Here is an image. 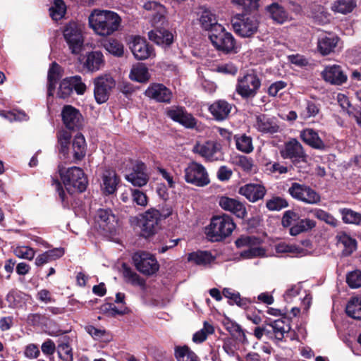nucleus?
<instances>
[{
    "instance_id": "f257e3e1",
    "label": "nucleus",
    "mask_w": 361,
    "mask_h": 361,
    "mask_svg": "<svg viewBox=\"0 0 361 361\" xmlns=\"http://www.w3.org/2000/svg\"><path fill=\"white\" fill-rule=\"evenodd\" d=\"M61 115L69 131L63 129L57 132L59 157L65 163L78 164L86 154L85 139L79 132L84 126V118L79 109L69 104L63 106Z\"/></svg>"
},
{
    "instance_id": "f03ea898",
    "label": "nucleus",
    "mask_w": 361,
    "mask_h": 361,
    "mask_svg": "<svg viewBox=\"0 0 361 361\" xmlns=\"http://www.w3.org/2000/svg\"><path fill=\"white\" fill-rule=\"evenodd\" d=\"M121 18L114 11L94 9L89 16V25L101 36H109L118 30Z\"/></svg>"
},
{
    "instance_id": "7ed1b4c3",
    "label": "nucleus",
    "mask_w": 361,
    "mask_h": 361,
    "mask_svg": "<svg viewBox=\"0 0 361 361\" xmlns=\"http://www.w3.org/2000/svg\"><path fill=\"white\" fill-rule=\"evenodd\" d=\"M236 225L228 214L214 216L211 219L207 235L212 242H221L229 237Z\"/></svg>"
},
{
    "instance_id": "20e7f679",
    "label": "nucleus",
    "mask_w": 361,
    "mask_h": 361,
    "mask_svg": "<svg viewBox=\"0 0 361 361\" xmlns=\"http://www.w3.org/2000/svg\"><path fill=\"white\" fill-rule=\"evenodd\" d=\"M261 85V79L256 73L252 71L238 78L235 92L243 99H252L257 96Z\"/></svg>"
},
{
    "instance_id": "39448f33",
    "label": "nucleus",
    "mask_w": 361,
    "mask_h": 361,
    "mask_svg": "<svg viewBox=\"0 0 361 361\" xmlns=\"http://www.w3.org/2000/svg\"><path fill=\"white\" fill-rule=\"evenodd\" d=\"M61 178L66 189L68 192L77 190L79 192H84L87 186L88 180L83 170L78 166L68 168L65 173L59 171Z\"/></svg>"
},
{
    "instance_id": "423d86ee",
    "label": "nucleus",
    "mask_w": 361,
    "mask_h": 361,
    "mask_svg": "<svg viewBox=\"0 0 361 361\" xmlns=\"http://www.w3.org/2000/svg\"><path fill=\"white\" fill-rule=\"evenodd\" d=\"M281 224L283 227H290L289 233L296 236L302 233L311 231L316 226V221L310 219H300L298 213L287 210L283 213Z\"/></svg>"
},
{
    "instance_id": "0eeeda50",
    "label": "nucleus",
    "mask_w": 361,
    "mask_h": 361,
    "mask_svg": "<svg viewBox=\"0 0 361 361\" xmlns=\"http://www.w3.org/2000/svg\"><path fill=\"white\" fill-rule=\"evenodd\" d=\"M216 29L209 34L212 45L219 51L228 54L236 53L235 40L231 33L227 32L222 25H216Z\"/></svg>"
},
{
    "instance_id": "6e6552de",
    "label": "nucleus",
    "mask_w": 361,
    "mask_h": 361,
    "mask_svg": "<svg viewBox=\"0 0 361 361\" xmlns=\"http://www.w3.org/2000/svg\"><path fill=\"white\" fill-rule=\"evenodd\" d=\"M231 22L235 33L243 37H250L257 32L259 27L257 18L247 13L236 15Z\"/></svg>"
},
{
    "instance_id": "1a4fd4ad",
    "label": "nucleus",
    "mask_w": 361,
    "mask_h": 361,
    "mask_svg": "<svg viewBox=\"0 0 361 361\" xmlns=\"http://www.w3.org/2000/svg\"><path fill=\"white\" fill-rule=\"evenodd\" d=\"M280 155L284 159H290L295 166L301 162H307V154L302 144L296 138H291L284 143L283 147L280 149Z\"/></svg>"
},
{
    "instance_id": "9d476101",
    "label": "nucleus",
    "mask_w": 361,
    "mask_h": 361,
    "mask_svg": "<svg viewBox=\"0 0 361 361\" xmlns=\"http://www.w3.org/2000/svg\"><path fill=\"white\" fill-rule=\"evenodd\" d=\"M132 259L136 269L144 275L152 276L159 269L157 259L149 252H136L133 255Z\"/></svg>"
},
{
    "instance_id": "9b49d317",
    "label": "nucleus",
    "mask_w": 361,
    "mask_h": 361,
    "mask_svg": "<svg viewBox=\"0 0 361 361\" xmlns=\"http://www.w3.org/2000/svg\"><path fill=\"white\" fill-rule=\"evenodd\" d=\"M185 180L197 187H204L210 183L204 166L195 161L190 162L185 169Z\"/></svg>"
},
{
    "instance_id": "f8f14e48",
    "label": "nucleus",
    "mask_w": 361,
    "mask_h": 361,
    "mask_svg": "<svg viewBox=\"0 0 361 361\" xmlns=\"http://www.w3.org/2000/svg\"><path fill=\"white\" fill-rule=\"evenodd\" d=\"M63 34L71 52L80 53L83 45V37L80 25L76 22H69L64 27Z\"/></svg>"
},
{
    "instance_id": "ddd939ff",
    "label": "nucleus",
    "mask_w": 361,
    "mask_h": 361,
    "mask_svg": "<svg viewBox=\"0 0 361 361\" xmlns=\"http://www.w3.org/2000/svg\"><path fill=\"white\" fill-rule=\"evenodd\" d=\"M288 192L293 198L307 204H317L321 200L320 195L314 190L296 182L291 184Z\"/></svg>"
},
{
    "instance_id": "4468645a",
    "label": "nucleus",
    "mask_w": 361,
    "mask_h": 361,
    "mask_svg": "<svg viewBox=\"0 0 361 361\" xmlns=\"http://www.w3.org/2000/svg\"><path fill=\"white\" fill-rule=\"evenodd\" d=\"M73 90L80 95L83 94L86 91V85L82 82L80 75L63 78L59 84L57 94L59 97L66 99L71 96Z\"/></svg>"
},
{
    "instance_id": "2eb2a0df",
    "label": "nucleus",
    "mask_w": 361,
    "mask_h": 361,
    "mask_svg": "<svg viewBox=\"0 0 361 361\" xmlns=\"http://www.w3.org/2000/svg\"><path fill=\"white\" fill-rule=\"evenodd\" d=\"M94 96L97 104L105 103L109 98L110 92L115 87L116 82L111 77L100 76L94 80Z\"/></svg>"
},
{
    "instance_id": "dca6fc26",
    "label": "nucleus",
    "mask_w": 361,
    "mask_h": 361,
    "mask_svg": "<svg viewBox=\"0 0 361 361\" xmlns=\"http://www.w3.org/2000/svg\"><path fill=\"white\" fill-rule=\"evenodd\" d=\"M161 220V212L154 208L147 210L143 215V223L141 228V235L145 238L154 235Z\"/></svg>"
},
{
    "instance_id": "f3484780",
    "label": "nucleus",
    "mask_w": 361,
    "mask_h": 361,
    "mask_svg": "<svg viewBox=\"0 0 361 361\" xmlns=\"http://www.w3.org/2000/svg\"><path fill=\"white\" fill-rule=\"evenodd\" d=\"M322 78L331 85L341 86L348 80V75L338 64L327 65L321 72Z\"/></svg>"
},
{
    "instance_id": "a211bd4d",
    "label": "nucleus",
    "mask_w": 361,
    "mask_h": 361,
    "mask_svg": "<svg viewBox=\"0 0 361 361\" xmlns=\"http://www.w3.org/2000/svg\"><path fill=\"white\" fill-rule=\"evenodd\" d=\"M125 178L133 186L141 188L146 185L149 180L146 164L142 161H136L131 171L125 176Z\"/></svg>"
},
{
    "instance_id": "6ab92c4d",
    "label": "nucleus",
    "mask_w": 361,
    "mask_h": 361,
    "mask_svg": "<svg viewBox=\"0 0 361 361\" xmlns=\"http://www.w3.org/2000/svg\"><path fill=\"white\" fill-rule=\"evenodd\" d=\"M166 116L186 128H194L197 125V119L185 107L176 106L166 109Z\"/></svg>"
},
{
    "instance_id": "aec40b11",
    "label": "nucleus",
    "mask_w": 361,
    "mask_h": 361,
    "mask_svg": "<svg viewBox=\"0 0 361 361\" xmlns=\"http://www.w3.org/2000/svg\"><path fill=\"white\" fill-rule=\"evenodd\" d=\"M219 204L221 209L232 213L238 219H244L247 214L245 204L238 199L221 196Z\"/></svg>"
},
{
    "instance_id": "412c9836",
    "label": "nucleus",
    "mask_w": 361,
    "mask_h": 361,
    "mask_svg": "<svg viewBox=\"0 0 361 361\" xmlns=\"http://www.w3.org/2000/svg\"><path fill=\"white\" fill-rule=\"evenodd\" d=\"M133 56L137 60H145L151 56L153 48L149 44L144 37L134 36L132 41L129 42Z\"/></svg>"
},
{
    "instance_id": "4be33fe9",
    "label": "nucleus",
    "mask_w": 361,
    "mask_h": 361,
    "mask_svg": "<svg viewBox=\"0 0 361 361\" xmlns=\"http://www.w3.org/2000/svg\"><path fill=\"white\" fill-rule=\"evenodd\" d=\"M146 97L157 102L169 104L172 99V92L161 83L151 84L145 92Z\"/></svg>"
},
{
    "instance_id": "5701e85b",
    "label": "nucleus",
    "mask_w": 361,
    "mask_h": 361,
    "mask_svg": "<svg viewBox=\"0 0 361 361\" xmlns=\"http://www.w3.org/2000/svg\"><path fill=\"white\" fill-rule=\"evenodd\" d=\"M238 193L244 196L250 202H256L264 198L267 190L263 185L247 183L239 188Z\"/></svg>"
},
{
    "instance_id": "b1692460",
    "label": "nucleus",
    "mask_w": 361,
    "mask_h": 361,
    "mask_svg": "<svg viewBox=\"0 0 361 361\" xmlns=\"http://www.w3.org/2000/svg\"><path fill=\"white\" fill-rule=\"evenodd\" d=\"M341 38L335 34H329L318 39L317 51L322 56L334 53Z\"/></svg>"
},
{
    "instance_id": "393cba45",
    "label": "nucleus",
    "mask_w": 361,
    "mask_h": 361,
    "mask_svg": "<svg viewBox=\"0 0 361 361\" xmlns=\"http://www.w3.org/2000/svg\"><path fill=\"white\" fill-rule=\"evenodd\" d=\"M102 184L101 185L103 193L106 195L114 194L117 190V186L120 183V178L116 171L106 169L102 176Z\"/></svg>"
},
{
    "instance_id": "a878e982",
    "label": "nucleus",
    "mask_w": 361,
    "mask_h": 361,
    "mask_svg": "<svg viewBox=\"0 0 361 361\" xmlns=\"http://www.w3.org/2000/svg\"><path fill=\"white\" fill-rule=\"evenodd\" d=\"M301 140L312 149L324 150L326 144L319 137L318 132L313 128H305L300 133Z\"/></svg>"
},
{
    "instance_id": "bb28decb",
    "label": "nucleus",
    "mask_w": 361,
    "mask_h": 361,
    "mask_svg": "<svg viewBox=\"0 0 361 361\" xmlns=\"http://www.w3.org/2000/svg\"><path fill=\"white\" fill-rule=\"evenodd\" d=\"M291 317H283L279 319H271V331L273 333V341H283L284 334L290 330Z\"/></svg>"
},
{
    "instance_id": "cd10ccee",
    "label": "nucleus",
    "mask_w": 361,
    "mask_h": 361,
    "mask_svg": "<svg viewBox=\"0 0 361 361\" xmlns=\"http://www.w3.org/2000/svg\"><path fill=\"white\" fill-rule=\"evenodd\" d=\"M96 218L100 226H102L107 231L111 232L115 230L118 224V219L110 209H99L97 211Z\"/></svg>"
},
{
    "instance_id": "c85d7f7f",
    "label": "nucleus",
    "mask_w": 361,
    "mask_h": 361,
    "mask_svg": "<svg viewBox=\"0 0 361 361\" xmlns=\"http://www.w3.org/2000/svg\"><path fill=\"white\" fill-rule=\"evenodd\" d=\"M232 106L227 101L219 99L209 106V111L217 121H222L228 118Z\"/></svg>"
},
{
    "instance_id": "c756f323",
    "label": "nucleus",
    "mask_w": 361,
    "mask_h": 361,
    "mask_svg": "<svg viewBox=\"0 0 361 361\" xmlns=\"http://www.w3.org/2000/svg\"><path fill=\"white\" fill-rule=\"evenodd\" d=\"M216 256L210 251L200 250L194 251L188 254V262H192L197 266L207 267L216 260Z\"/></svg>"
},
{
    "instance_id": "7c9ffc66",
    "label": "nucleus",
    "mask_w": 361,
    "mask_h": 361,
    "mask_svg": "<svg viewBox=\"0 0 361 361\" xmlns=\"http://www.w3.org/2000/svg\"><path fill=\"white\" fill-rule=\"evenodd\" d=\"M256 128L263 133L274 134L279 130V126L273 118L266 114H260L256 117Z\"/></svg>"
},
{
    "instance_id": "2f4dec72",
    "label": "nucleus",
    "mask_w": 361,
    "mask_h": 361,
    "mask_svg": "<svg viewBox=\"0 0 361 361\" xmlns=\"http://www.w3.org/2000/svg\"><path fill=\"white\" fill-rule=\"evenodd\" d=\"M104 65V56L101 51L89 52L84 62V67L90 72L99 71Z\"/></svg>"
},
{
    "instance_id": "473e14b6",
    "label": "nucleus",
    "mask_w": 361,
    "mask_h": 361,
    "mask_svg": "<svg viewBox=\"0 0 361 361\" xmlns=\"http://www.w3.org/2000/svg\"><path fill=\"white\" fill-rule=\"evenodd\" d=\"M194 149H198L197 152L207 161L217 160L216 154L220 150V145L214 142H207L202 145L195 146Z\"/></svg>"
},
{
    "instance_id": "72a5a7b5",
    "label": "nucleus",
    "mask_w": 361,
    "mask_h": 361,
    "mask_svg": "<svg viewBox=\"0 0 361 361\" xmlns=\"http://www.w3.org/2000/svg\"><path fill=\"white\" fill-rule=\"evenodd\" d=\"M148 36L150 40L157 44L170 46L173 42V34L167 30L157 29L149 32Z\"/></svg>"
},
{
    "instance_id": "f704fd0d",
    "label": "nucleus",
    "mask_w": 361,
    "mask_h": 361,
    "mask_svg": "<svg viewBox=\"0 0 361 361\" xmlns=\"http://www.w3.org/2000/svg\"><path fill=\"white\" fill-rule=\"evenodd\" d=\"M200 23L202 29L209 31V33L214 30V29H216V25H221L218 23L216 14L207 8L202 10L200 18Z\"/></svg>"
},
{
    "instance_id": "c9c22d12",
    "label": "nucleus",
    "mask_w": 361,
    "mask_h": 361,
    "mask_svg": "<svg viewBox=\"0 0 361 361\" xmlns=\"http://www.w3.org/2000/svg\"><path fill=\"white\" fill-rule=\"evenodd\" d=\"M70 337L64 336L57 345V353L62 361H73V352L70 345Z\"/></svg>"
},
{
    "instance_id": "e433bc0d",
    "label": "nucleus",
    "mask_w": 361,
    "mask_h": 361,
    "mask_svg": "<svg viewBox=\"0 0 361 361\" xmlns=\"http://www.w3.org/2000/svg\"><path fill=\"white\" fill-rule=\"evenodd\" d=\"M224 325L226 329L231 334V336L235 337V339L239 342L243 344L248 343V340L246 337L245 331L238 324L230 319H226L224 322Z\"/></svg>"
},
{
    "instance_id": "4c0bfd02",
    "label": "nucleus",
    "mask_w": 361,
    "mask_h": 361,
    "mask_svg": "<svg viewBox=\"0 0 361 361\" xmlns=\"http://www.w3.org/2000/svg\"><path fill=\"white\" fill-rule=\"evenodd\" d=\"M174 357L177 361H198L197 355L187 345L175 346Z\"/></svg>"
},
{
    "instance_id": "58836bf2",
    "label": "nucleus",
    "mask_w": 361,
    "mask_h": 361,
    "mask_svg": "<svg viewBox=\"0 0 361 361\" xmlns=\"http://www.w3.org/2000/svg\"><path fill=\"white\" fill-rule=\"evenodd\" d=\"M174 357L177 361H198L197 355L187 345L175 346Z\"/></svg>"
},
{
    "instance_id": "ea45409f",
    "label": "nucleus",
    "mask_w": 361,
    "mask_h": 361,
    "mask_svg": "<svg viewBox=\"0 0 361 361\" xmlns=\"http://www.w3.org/2000/svg\"><path fill=\"white\" fill-rule=\"evenodd\" d=\"M174 357L177 361H198L197 355L187 345L175 346Z\"/></svg>"
},
{
    "instance_id": "a19ab883",
    "label": "nucleus",
    "mask_w": 361,
    "mask_h": 361,
    "mask_svg": "<svg viewBox=\"0 0 361 361\" xmlns=\"http://www.w3.org/2000/svg\"><path fill=\"white\" fill-rule=\"evenodd\" d=\"M271 18L276 22L282 24L287 20L288 14L285 8L278 3H272L267 7Z\"/></svg>"
},
{
    "instance_id": "79ce46f5",
    "label": "nucleus",
    "mask_w": 361,
    "mask_h": 361,
    "mask_svg": "<svg viewBox=\"0 0 361 361\" xmlns=\"http://www.w3.org/2000/svg\"><path fill=\"white\" fill-rule=\"evenodd\" d=\"M345 312L348 317L361 320V297L351 298L346 305Z\"/></svg>"
},
{
    "instance_id": "37998d69",
    "label": "nucleus",
    "mask_w": 361,
    "mask_h": 361,
    "mask_svg": "<svg viewBox=\"0 0 361 361\" xmlns=\"http://www.w3.org/2000/svg\"><path fill=\"white\" fill-rule=\"evenodd\" d=\"M123 275L127 283L133 286H145L146 281L141 278L136 272L132 270L126 263L122 264Z\"/></svg>"
},
{
    "instance_id": "c03bdc74",
    "label": "nucleus",
    "mask_w": 361,
    "mask_h": 361,
    "mask_svg": "<svg viewBox=\"0 0 361 361\" xmlns=\"http://www.w3.org/2000/svg\"><path fill=\"white\" fill-rule=\"evenodd\" d=\"M271 319L266 318L264 323L260 326H257L253 330V335L258 340H261L263 336L273 341Z\"/></svg>"
},
{
    "instance_id": "a18cd8bd",
    "label": "nucleus",
    "mask_w": 361,
    "mask_h": 361,
    "mask_svg": "<svg viewBox=\"0 0 361 361\" xmlns=\"http://www.w3.org/2000/svg\"><path fill=\"white\" fill-rule=\"evenodd\" d=\"M130 78L139 82H146L149 79L148 68L143 63H139L132 68Z\"/></svg>"
},
{
    "instance_id": "49530a36",
    "label": "nucleus",
    "mask_w": 361,
    "mask_h": 361,
    "mask_svg": "<svg viewBox=\"0 0 361 361\" xmlns=\"http://www.w3.org/2000/svg\"><path fill=\"white\" fill-rule=\"evenodd\" d=\"M222 295L229 300L228 303L231 305L236 304L240 307H245L248 304L247 299L242 298L238 292H233L229 288H224L222 290Z\"/></svg>"
},
{
    "instance_id": "de8ad7c7",
    "label": "nucleus",
    "mask_w": 361,
    "mask_h": 361,
    "mask_svg": "<svg viewBox=\"0 0 361 361\" xmlns=\"http://www.w3.org/2000/svg\"><path fill=\"white\" fill-rule=\"evenodd\" d=\"M49 15L52 20L58 21L62 19L66 13V6L63 0H54L49 9Z\"/></svg>"
},
{
    "instance_id": "09e8293b",
    "label": "nucleus",
    "mask_w": 361,
    "mask_h": 361,
    "mask_svg": "<svg viewBox=\"0 0 361 361\" xmlns=\"http://www.w3.org/2000/svg\"><path fill=\"white\" fill-rule=\"evenodd\" d=\"M338 242L343 245L342 254L345 257L350 256L357 249V241L346 233L339 236Z\"/></svg>"
},
{
    "instance_id": "8fccbe9b",
    "label": "nucleus",
    "mask_w": 361,
    "mask_h": 361,
    "mask_svg": "<svg viewBox=\"0 0 361 361\" xmlns=\"http://www.w3.org/2000/svg\"><path fill=\"white\" fill-rule=\"evenodd\" d=\"M356 6V0H336L332 9L340 13L347 14L352 12Z\"/></svg>"
},
{
    "instance_id": "3c124183",
    "label": "nucleus",
    "mask_w": 361,
    "mask_h": 361,
    "mask_svg": "<svg viewBox=\"0 0 361 361\" xmlns=\"http://www.w3.org/2000/svg\"><path fill=\"white\" fill-rule=\"evenodd\" d=\"M339 213L342 216V220L345 224H360L361 214L348 208H342L339 209Z\"/></svg>"
},
{
    "instance_id": "603ef678",
    "label": "nucleus",
    "mask_w": 361,
    "mask_h": 361,
    "mask_svg": "<svg viewBox=\"0 0 361 361\" xmlns=\"http://www.w3.org/2000/svg\"><path fill=\"white\" fill-rule=\"evenodd\" d=\"M103 47L110 54L120 57L123 55V45L115 39L105 40L103 42Z\"/></svg>"
},
{
    "instance_id": "864d4df0",
    "label": "nucleus",
    "mask_w": 361,
    "mask_h": 361,
    "mask_svg": "<svg viewBox=\"0 0 361 361\" xmlns=\"http://www.w3.org/2000/svg\"><path fill=\"white\" fill-rule=\"evenodd\" d=\"M214 333V326L207 322H204L203 328L193 334L192 341L195 343H201L207 339L209 335L213 334Z\"/></svg>"
},
{
    "instance_id": "5fc2aeb1",
    "label": "nucleus",
    "mask_w": 361,
    "mask_h": 361,
    "mask_svg": "<svg viewBox=\"0 0 361 361\" xmlns=\"http://www.w3.org/2000/svg\"><path fill=\"white\" fill-rule=\"evenodd\" d=\"M236 148L243 152L250 153L253 150L252 138L245 134L238 136L235 135Z\"/></svg>"
},
{
    "instance_id": "6e6d98bb",
    "label": "nucleus",
    "mask_w": 361,
    "mask_h": 361,
    "mask_svg": "<svg viewBox=\"0 0 361 361\" xmlns=\"http://www.w3.org/2000/svg\"><path fill=\"white\" fill-rule=\"evenodd\" d=\"M312 212L317 219L324 221L326 224L333 228H336L338 224V221L332 214L322 209H315Z\"/></svg>"
},
{
    "instance_id": "4d7b16f0",
    "label": "nucleus",
    "mask_w": 361,
    "mask_h": 361,
    "mask_svg": "<svg viewBox=\"0 0 361 361\" xmlns=\"http://www.w3.org/2000/svg\"><path fill=\"white\" fill-rule=\"evenodd\" d=\"M266 207L269 211H280L288 207V201L279 196H274L266 202Z\"/></svg>"
},
{
    "instance_id": "13d9d810",
    "label": "nucleus",
    "mask_w": 361,
    "mask_h": 361,
    "mask_svg": "<svg viewBox=\"0 0 361 361\" xmlns=\"http://www.w3.org/2000/svg\"><path fill=\"white\" fill-rule=\"evenodd\" d=\"M51 185H55L56 190L58 192L59 200L62 204L63 208L69 207V202L68 197L63 190V185L57 177H51Z\"/></svg>"
},
{
    "instance_id": "bf43d9fd",
    "label": "nucleus",
    "mask_w": 361,
    "mask_h": 361,
    "mask_svg": "<svg viewBox=\"0 0 361 361\" xmlns=\"http://www.w3.org/2000/svg\"><path fill=\"white\" fill-rule=\"evenodd\" d=\"M346 283L351 288L361 287V271L356 269L349 272L346 276Z\"/></svg>"
},
{
    "instance_id": "052dcab7",
    "label": "nucleus",
    "mask_w": 361,
    "mask_h": 361,
    "mask_svg": "<svg viewBox=\"0 0 361 361\" xmlns=\"http://www.w3.org/2000/svg\"><path fill=\"white\" fill-rule=\"evenodd\" d=\"M102 310L104 312H109L112 317L116 315H125L130 312L128 307L124 306L121 309L117 308L113 303H107L102 307Z\"/></svg>"
},
{
    "instance_id": "680f3d73",
    "label": "nucleus",
    "mask_w": 361,
    "mask_h": 361,
    "mask_svg": "<svg viewBox=\"0 0 361 361\" xmlns=\"http://www.w3.org/2000/svg\"><path fill=\"white\" fill-rule=\"evenodd\" d=\"M265 171L269 173L284 174L288 172V168L280 164L279 162L268 161L264 164Z\"/></svg>"
},
{
    "instance_id": "e2e57ef3",
    "label": "nucleus",
    "mask_w": 361,
    "mask_h": 361,
    "mask_svg": "<svg viewBox=\"0 0 361 361\" xmlns=\"http://www.w3.org/2000/svg\"><path fill=\"white\" fill-rule=\"evenodd\" d=\"M319 104H316L312 101H307L305 110L303 111L300 115L305 118L315 117L319 113Z\"/></svg>"
},
{
    "instance_id": "0e129e2a",
    "label": "nucleus",
    "mask_w": 361,
    "mask_h": 361,
    "mask_svg": "<svg viewBox=\"0 0 361 361\" xmlns=\"http://www.w3.org/2000/svg\"><path fill=\"white\" fill-rule=\"evenodd\" d=\"M260 243L259 238L255 236H241L238 238L235 244L237 247H242L244 246H254Z\"/></svg>"
},
{
    "instance_id": "69168bd1",
    "label": "nucleus",
    "mask_w": 361,
    "mask_h": 361,
    "mask_svg": "<svg viewBox=\"0 0 361 361\" xmlns=\"http://www.w3.org/2000/svg\"><path fill=\"white\" fill-rule=\"evenodd\" d=\"M235 164L247 173L250 172L253 167L252 159L243 155L237 157L235 160Z\"/></svg>"
},
{
    "instance_id": "338daca9",
    "label": "nucleus",
    "mask_w": 361,
    "mask_h": 361,
    "mask_svg": "<svg viewBox=\"0 0 361 361\" xmlns=\"http://www.w3.org/2000/svg\"><path fill=\"white\" fill-rule=\"evenodd\" d=\"M276 251L277 253L300 254L302 252L303 249L295 245L281 243L276 246Z\"/></svg>"
},
{
    "instance_id": "774afa93",
    "label": "nucleus",
    "mask_w": 361,
    "mask_h": 361,
    "mask_svg": "<svg viewBox=\"0 0 361 361\" xmlns=\"http://www.w3.org/2000/svg\"><path fill=\"white\" fill-rule=\"evenodd\" d=\"M131 194L133 202L137 205L145 207L147 204L148 197L143 191L138 189H132Z\"/></svg>"
}]
</instances>
